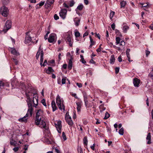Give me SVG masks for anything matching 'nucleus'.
Wrapping results in <instances>:
<instances>
[{
    "label": "nucleus",
    "mask_w": 153,
    "mask_h": 153,
    "mask_svg": "<svg viewBox=\"0 0 153 153\" xmlns=\"http://www.w3.org/2000/svg\"><path fill=\"white\" fill-rule=\"evenodd\" d=\"M63 68L65 69L67 68V65L66 64H64L62 66Z\"/></svg>",
    "instance_id": "774afa93"
},
{
    "label": "nucleus",
    "mask_w": 153,
    "mask_h": 153,
    "mask_svg": "<svg viewBox=\"0 0 153 153\" xmlns=\"http://www.w3.org/2000/svg\"><path fill=\"white\" fill-rule=\"evenodd\" d=\"M28 107L27 113V116H28V114L29 113L31 116H32L33 114V109L32 107V104L31 105H27Z\"/></svg>",
    "instance_id": "dca6fc26"
},
{
    "label": "nucleus",
    "mask_w": 153,
    "mask_h": 153,
    "mask_svg": "<svg viewBox=\"0 0 153 153\" xmlns=\"http://www.w3.org/2000/svg\"><path fill=\"white\" fill-rule=\"evenodd\" d=\"M65 119L67 123L70 126H72L73 123L71 120V118L68 114L67 115V113H66V114Z\"/></svg>",
    "instance_id": "6e6552de"
},
{
    "label": "nucleus",
    "mask_w": 153,
    "mask_h": 153,
    "mask_svg": "<svg viewBox=\"0 0 153 153\" xmlns=\"http://www.w3.org/2000/svg\"><path fill=\"white\" fill-rule=\"evenodd\" d=\"M54 1V0H47L45 4L49 7L53 4Z\"/></svg>",
    "instance_id": "4be33fe9"
},
{
    "label": "nucleus",
    "mask_w": 153,
    "mask_h": 153,
    "mask_svg": "<svg viewBox=\"0 0 153 153\" xmlns=\"http://www.w3.org/2000/svg\"><path fill=\"white\" fill-rule=\"evenodd\" d=\"M89 38L91 42V44L90 45L89 47H91L93 45H94V42L93 41V40L91 38V36H89Z\"/></svg>",
    "instance_id": "473e14b6"
},
{
    "label": "nucleus",
    "mask_w": 153,
    "mask_h": 153,
    "mask_svg": "<svg viewBox=\"0 0 153 153\" xmlns=\"http://www.w3.org/2000/svg\"><path fill=\"white\" fill-rule=\"evenodd\" d=\"M41 102L44 106H46L45 101L44 99H43L42 100Z\"/></svg>",
    "instance_id": "c03bdc74"
},
{
    "label": "nucleus",
    "mask_w": 153,
    "mask_h": 153,
    "mask_svg": "<svg viewBox=\"0 0 153 153\" xmlns=\"http://www.w3.org/2000/svg\"><path fill=\"white\" fill-rule=\"evenodd\" d=\"M19 149V148L18 147H15L13 148V150L15 152H17Z\"/></svg>",
    "instance_id": "8fccbe9b"
},
{
    "label": "nucleus",
    "mask_w": 153,
    "mask_h": 153,
    "mask_svg": "<svg viewBox=\"0 0 153 153\" xmlns=\"http://www.w3.org/2000/svg\"><path fill=\"white\" fill-rule=\"evenodd\" d=\"M149 76L153 79V72H151L149 75Z\"/></svg>",
    "instance_id": "4d7b16f0"
},
{
    "label": "nucleus",
    "mask_w": 153,
    "mask_h": 153,
    "mask_svg": "<svg viewBox=\"0 0 153 153\" xmlns=\"http://www.w3.org/2000/svg\"><path fill=\"white\" fill-rule=\"evenodd\" d=\"M101 45L102 44H100V45L99 48L97 49V50H96V51L97 52H100L101 51V49L102 48L101 47Z\"/></svg>",
    "instance_id": "3c124183"
},
{
    "label": "nucleus",
    "mask_w": 153,
    "mask_h": 153,
    "mask_svg": "<svg viewBox=\"0 0 153 153\" xmlns=\"http://www.w3.org/2000/svg\"><path fill=\"white\" fill-rule=\"evenodd\" d=\"M115 14V12L114 11H111L110 15V18L111 19L113 18V16Z\"/></svg>",
    "instance_id": "58836bf2"
},
{
    "label": "nucleus",
    "mask_w": 153,
    "mask_h": 153,
    "mask_svg": "<svg viewBox=\"0 0 153 153\" xmlns=\"http://www.w3.org/2000/svg\"><path fill=\"white\" fill-rule=\"evenodd\" d=\"M36 90L33 88L30 89V91H27L25 92V95L27 100L26 101L27 105H31L32 103L33 104V106L35 107L38 105V97L36 95Z\"/></svg>",
    "instance_id": "f257e3e1"
},
{
    "label": "nucleus",
    "mask_w": 153,
    "mask_h": 153,
    "mask_svg": "<svg viewBox=\"0 0 153 153\" xmlns=\"http://www.w3.org/2000/svg\"><path fill=\"white\" fill-rule=\"evenodd\" d=\"M118 61L119 62H120L122 61V59L121 58V56H119V57H118Z\"/></svg>",
    "instance_id": "052dcab7"
},
{
    "label": "nucleus",
    "mask_w": 153,
    "mask_h": 153,
    "mask_svg": "<svg viewBox=\"0 0 153 153\" xmlns=\"http://www.w3.org/2000/svg\"><path fill=\"white\" fill-rule=\"evenodd\" d=\"M66 39L68 42V44L70 46L72 47V44L73 43V39H72L70 35L68 36Z\"/></svg>",
    "instance_id": "4468645a"
},
{
    "label": "nucleus",
    "mask_w": 153,
    "mask_h": 153,
    "mask_svg": "<svg viewBox=\"0 0 153 153\" xmlns=\"http://www.w3.org/2000/svg\"><path fill=\"white\" fill-rule=\"evenodd\" d=\"M140 4L142 5V7H149V5H148V4H147L146 5H144V4H143V3H140Z\"/></svg>",
    "instance_id": "49530a36"
},
{
    "label": "nucleus",
    "mask_w": 153,
    "mask_h": 153,
    "mask_svg": "<svg viewBox=\"0 0 153 153\" xmlns=\"http://www.w3.org/2000/svg\"><path fill=\"white\" fill-rule=\"evenodd\" d=\"M120 46H124L125 45V43L124 41H122L120 43Z\"/></svg>",
    "instance_id": "de8ad7c7"
},
{
    "label": "nucleus",
    "mask_w": 153,
    "mask_h": 153,
    "mask_svg": "<svg viewBox=\"0 0 153 153\" xmlns=\"http://www.w3.org/2000/svg\"><path fill=\"white\" fill-rule=\"evenodd\" d=\"M33 34L30 32H28L26 33V36L25 39V43L26 44L29 43L32 40V36Z\"/></svg>",
    "instance_id": "39448f33"
},
{
    "label": "nucleus",
    "mask_w": 153,
    "mask_h": 153,
    "mask_svg": "<svg viewBox=\"0 0 153 153\" xmlns=\"http://www.w3.org/2000/svg\"><path fill=\"white\" fill-rule=\"evenodd\" d=\"M47 64V60L45 59V60L44 62V63L43 64H42V65H41V66H45Z\"/></svg>",
    "instance_id": "a18cd8bd"
},
{
    "label": "nucleus",
    "mask_w": 153,
    "mask_h": 153,
    "mask_svg": "<svg viewBox=\"0 0 153 153\" xmlns=\"http://www.w3.org/2000/svg\"><path fill=\"white\" fill-rule=\"evenodd\" d=\"M124 25L123 26V32L124 33H126L127 31L129 29L128 26L126 25V24L125 23H124L123 24Z\"/></svg>",
    "instance_id": "412c9836"
},
{
    "label": "nucleus",
    "mask_w": 153,
    "mask_h": 153,
    "mask_svg": "<svg viewBox=\"0 0 153 153\" xmlns=\"http://www.w3.org/2000/svg\"><path fill=\"white\" fill-rule=\"evenodd\" d=\"M28 117L27 114H26V115L23 117L19 119V120L22 122H26L27 121Z\"/></svg>",
    "instance_id": "aec40b11"
},
{
    "label": "nucleus",
    "mask_w": 153,
    "mask_h": 153,
    "mask_svg": "<svg viewBox=\"0 0 153 153\" xmlns=\"http://www.w3.org/2000/svg\"><path fill=\"white\" fill-rule=\"evenodd\" d=\"M56 38V35L54 33H51L49 36V37L48 39V41L49 42L52 43L54 41L55 39Z\"/></svg>",
    "instance_id": "9d476101"
},
{
    "label": "nucleus",
    "mask_w": 153,
    "mask_h": 153,
    "mask_svg": "<svg viewBox=\"0 0 153 153\" xmlns=\"http://www.w3.org/2000/svg\"><path fill=\"white\" fill-rule=\"evenodd\" d=\"M51 105L53 111H55L57 109V108L54 100H53L51 102Z\"/></svg>",
    "instance_id": "5701e85b"
},
{
    "label": "nucleus",
    "mask_w": 153,
    "mask_h": 153,
    "mask_svg": "<svg viewBox=\"0 0 153 153\" xmlns=\"http://www.w3.org/2000/svg\"><path fill=\"white\" fill-rule=\"evenodd\" d=\"M62 137L64 140H66L67 138L66 137V135L65 133L64 132H63L62 133Z\"/></svg>",
    "instance_id": "79ce46f5"
},
{
    "label": "nucleus",
    "mask_w": 153,
    "mask_h": 153,
    "mask_svg": "<svg viewBox=\"0 0 153 153\" xmlns=\"http://www.w3.org/2000/svg\"><path fill=\"white\" fill-rule=\"evenodd\" d=\"M76 104L77 105V109L78 111H80L82 106V102L81 101L78 102H76Z\"/></svg>",
    "instance_id": "6ab92c4d"
},
{
    "label": "nucleus",
    "mask_w": 153,
    "mask_h": 153,
    "mask_svg": "<svg viewBox=\"0 0 153 153\" xmlns=\"http://www.w3.org/2000/svg\"><path fill=\"white\" fill-rule=\"evenodd\" d=\"M11 21L10 20L7 21L5 23V26L4 27V29L3 30L4 31V30L6 29V31H7L11 28Z\"/></svg>",
    "instance_id": "f8f14e48"
},
{
    "label": "nucleus",
    "mask_w": 153,
    "mask_h": 153,
    "mask_svg": "<svg viewBox=\"0 0 153 153\" xmlns=\"http://www.w3.org/2000/svg\"><path fill=\"white\" fill-rule=\"evenodd\" d=\"M40 54H39V53H37L36 56V58L37 59H38L39 58V57Z\"/></svg>",
    "instance_id": "69168bd1"
},
{
    "label": "nucleus",
    "mask_w": 153,
    "mask_h": 153,
    "mask_svg": "<svg viewBox=\"0 0 153 153\" xmlns=\"http://www.w3.org/2000/svg\"><path fill=\"white\" fill-rule=\"evenodd\" d=\"M74 35L76 38L79 37L80 36V33L76 29L74 31Z\"/></svg>",
    "instance_id": "2f4dec72"
},
{
    "label": "nucleus",
    "mask_w": 153,
    "mask_h": 153,
    "mask_svg": "<svg viewBox=\"0 0 153 153\" xmlns=\"http://www.w3.org/2000/svg\"><path fill=\"white\" fill-rule=\"evenodd\" d=\"M76 84L79 88H80L82 87V85L80 83H79L77 82L76 83Z\"/></svg>",
    "instance_id": "e2e57ef3"
},
{
    "label": "nucleus",
    "mask_w": 153,
    "mask_h": 153,
    "mask_svg": "<svg viewBox=\"0 0 153 153\" xmlns=\"http://www.w3.org/2000/svg\"><path fill=\"white\" fill-rule=\"evenodd\" d=\"M126 4V2L125 1H123L120 2L121 7V8L124 7Z\"/></svg>",
    "instance_id": "72a5a7b5"
},
{
    "label": "nucleus",
    "mask_w": 153,
    "mask_h": 153,
    "mask_svg": "<svg viewBox=\"0 0 153 153\" xmlns=\"http://www.w3.org/2000/svg\"><path fill=\"white\" fill-rule=\"evenodd\" d=\"M110 116V114H108L107 112H106L105 114V115L104 119H106L109 118Z\"/></svg>",
    "instance_id": "a19ab883"
},
{
    "label": "nucleus",
    "mask_w": 153,
    "mask_h": 153,
    "mask_svg": "<svg viewBox=\"0 0 153 153\" xmlns=\"http://www.w3.org/2000/svg\"><path fill=\"white\" fill-rule=\"evenodd\" d=\"M71 95L74 97L75 98H76V99H78V98L76 95V94H75V93H74V94H71Z\"/></svg>",
    "instance_id": "bf43d9fd"
},
{
    "label": "nucleus",
    "mask_w": 153,
    "mask_h": 153,
    "mask_svg": "<svg viewBox=\"0 0 153 153\" xmlns=\"http://www.w3.org/2000/svg\"><path fill=\"white\" fill-rule=\"evenodd\" d=\"M38 53L39 54H40V65H42L43 60L44 53L43 50H42V48H41V45L39 47V50L37 53Z\"/></svg>",
    "instance_id": "0eeeda50"
},
{
    "label": "nucleus",
    "mask_w": 153,
    "mask_h": 153,
    "mask_svg": "<svg viewBox=\"0 0 153 153\" xmlns=\"http://www.w3.org/2000/svg\"><path fill=\"white\" fill-rule=\"evenodd\" d=\"M116 45H117L120 43V38L119 37H117L116 38Z\"/></svg>",
    "instance_id": "e433bc0d"
},
{
    "label": "nucleus",
    "mask_w": 153,
    "mask_h": 153,
    "mask_svg": "<svg viewBox=\"0 0 153 153\" xmlns=\"http://www.w3.org/2000/svg\"><path fill=\"white\" fill-rule=\"evenodd\" d=\"M83 143L85 146H87L88 145L87 137H85L83 139Z\"/></svg>",
    "instance_id": "c756f323"
},
{
    "label": "nucleus",
    "mask_w": 153,
    "mask_h": 153,
    "mask_svg": "<svg viewBox=\"0 0 153 153\" xmlns=\"http://www.w3.org/2000/svg\"><path fill=\"white\" fill-rule=\"evenodd\" d=\"M123 129V128H121L119 131V133L121 135H123L124 133Z\"/></svg>",
    "instance_id": "4c0bfd02"
},
{
    "label": "nucleus",
    "mask_w": 153,
    "mask_h": 153,
    "mask_svg": "<svg viewBox=\"0 0 153 153\" xmlns=\"http://www.w3.org/2000/svg\"><path fill=\"white\" fill-rule=\"evenodd\" d=\"M111 27L113 30H114L115 29V25L114 23H113L112 24L111 26Z\"/></svg>",
    "instance_id": "6e6d98bb"
},
{
    "label": "nucleus",
    "mask_w": 153,
    "mask_h": 153,
    "mask_svg": "<svg viewBox=\"0 0 153 153\" xmlns=\"http://www.w3.org/2000/svg\"><path fill=\"white\" fill-rule=\"evenodd\" d=\"M130 51V50L129 49H127L126 51V54L127 56L128 55H130L129 54V52Z\"/></svg>",
    "instance_id": "864d4df0"
},
{
    "label": "nucleus",
    "mask_w": 153,
    "mask_h": 153,
    "mask_svg": "<svg viewBox=\"0 0 153 153\" xmlns=\"http://www.w3.org/2000/svg\"><path fill=\"white\" fill-rule=\"evenodd\" d=\"M119 71V68L118 67H116L115 68V72L116 74L118 73Z\"/></svg>",
    "instance_id": "09e8293b"
},
{
    "label": "nucleus",
    "mask_w": 153,
    "mask_h": 153,
    "mask_svg": "<svg viewBox=\"0 0 153 153\" xmlns=\"http://www.w3.org/2000/svg\"><path fill=\"white\" fill-rule=\"evenodd\" d=\"M10 143L11 145H12L14 146H16V142L15 141L13 140H10Z\"/></svg>",
    "instance_id": "f704fd0d"
},
{
    "label": "nucleus",
    "mask_w": 153,
    "mask_h": 153,
    "mask_svg": "<svg viewBox=\"0 0 153 153\" xmlns=\"http://www.w3.org/2000/svg\"><path fill=\"white\" fill-rule=\"evenodd\" d=\"M115 59L114 55H112L111 56L110 59V64H114L115 62Z\"/></svg>",
    "instance_id": "393cba45"
},
{
    "label": "nucleus",
    "mask_w": 153,
    "mask_h": 153,
    "mask_svg": "<svg viewBox=\"0 0 153 153\" xmlns=\"http://www.w3.org/2000/svg\"><path fill=\"white\" fill-rule=\"evenodd\" d=\"M43 111L41 109L38 110L36 112V119L35 120V123L37 125H39V121L41 119H43Z\"/></svg>",
    "instance_id": "7ed1b4c3"
},
{
    "label": "nucleus",
    "mask_w": 153,
    "mask_h": 153,
    "mask_svg": "<svg viewBox=\"0 0 153 153\" xmlns=\"http://www.w3.org/2000/svg\"><path fill=\"white\" fill-rule=\"evenodd\" d=\"M75 22V24L76 26H78L79 24L80 20L78 19L77 18H75V19L74 20Z\"/></svg>",
    "instance_id": "bb28decb"
},
{
    "label": "nucleus",
    "mask_w": 153,
    "mask_h": 153,
    "mask_svg": "<svg viewBox=\"0 0 153 153\" xmlns=\"http://www.w3.org/2000/svg\"><path fill=\"white\" fill-rule=\"evenodd\" d=\"M127 56V58H128V60L129 62H131L132 61V60H130V55H128V56Z\"/></svg>",
    "instance_id": "0e129e2a"
},
{
    "label": "nucleus",
    "mask_w": 153,
    "mask_h": 153,
    "mask_svg": "<svg viewBox=\"0 0 153 153\" xmlns=\"http://www.w3.org/2000/svg\"><path fill=\"white\" fill-rule=\"evenodd\" d=\"M0 12L3 16L7 17L9 13V10L6 7L3 6L1 8Z\"/></svg>",
    "instance_id": "423d86ee"
},
{
    "label": "nucleus",
    "mask_w": 153,
    "mask_h": 153,
    "mask_svg": "<svg viewBox=\"0 0 153 153\" xmlns=\"http://www.w3.org/2000/svg\"><path fill=\"white\" fill-rule=\"evenodd\" d=\"M150 53V51H148L147 50H146V56L148 57V55Z\"/></svg>",
    "instance_id": "13d9d810"
},
{
    "label": "nucleus",
    "mask_w": 153,
    "mask_h": 153,
    "mask_svg": "<svg viewBox=\"0 0 153 153\" xmlns=\"http://www.w3.org/2000/svg\"><path fill=\"white\" fill-rule=\"evenodd\" d=\"M84 100L85 102V105L86 107L87 105L88 101V96L85 92L83 93Z\"/></svg>",
    "instance_id": "f3484780"
},
{
    "label": "nucleus",
    "mask_w": 153,
    "mask_h": 153,
    "mask_svg": "<svg viewBox=\"0 0 153 153\" xmlns=\"http://www.w3.org/2000/svg\"><path fill=\"white\" fill-rule=\"evenodd\" d=\"M15 58L16 57H13V61L14 62H15V64L16 65H17L18 63V61L17 60V59Z\"/></svg>",
    "instance_id": "37998d69"
},
{
    "label": "nucleus",
    "mask_w": 153,
    "mask_h": 153,
    "mask_svg": "<svg viewBox=\"0 0 153 153\" xmlns=\"http://www.w3.org/2000/svg\"><path fill=\"white\" fill-rule=\"evenodd\" d=\"M40 127L43 128L44 129L43 131L44 133V136L42 139L43 141L47 144H51L52 139L51 137V134L49 130V127L46 126V123L43 120V118L41 119L39 121Z\"/></svg>",
    "instance_id": "f03ea898"
},
{
    "label": "nucleus",
    "mask_w": 153,
    "mask_h": 153,
    "mask_svg": "<svg viewBox=\"0 0 153 153\" xmlns=\"http://www.w3.org/2000/svg\"><path fill=\"white\" fill-rule=\"evenodd\" d=\"M61 123V120H59L57 122V123H55V125L56 128L58 132L59 133H61V129L62 128Z\"/></svg>",
    "instance_id": "1a4fd4ad"
},
{
    "label": "nucleus",
    "mask_w": 153,
    "mask_h": 153,
    "mask_svg": "<svg viewBox=\"0 0 153 153\" xmlns=\"http://www.w3.org/2000/svg\"><path fill=\"white\" fill-rule=\"evenodd\" d=\"M54 19L55 20H57L59 19V16L56 14H55L54 16Z\"/></svg>",
    "instance_id": "603ef678"
},
{
    "label": "nucleus",
    "mask_w": 153,
    "mask_h": 153,
    "mask_svg": "<svg viewBox=\"0 0 153 153\" xmlns=\"http://www.w3.org/2000/svg\"><path fill=\"white\" fill-rule=\"evenodd\" d=\"M140 80L137 78H135L133 79V84L134 86L138 87L140 83Z\"/></svg>",
    "instance_id": "a211bd4d"
},
{
    "label": "nucleus",
    "mask_w": 153,
    "mask_h": 153,
    "mask_svg": "<svg viewBox=\"0 0 153 153\" xmlns=\"http://www.w3.org/2000/svg\"><path fill=\"white\" fill-rule=\"evenodd\" d=\"M3 4L4 5L7 4L9 2V0H2Z\"/></svg>",
    "instance_id": "ea45409f"
},
{
    "label": "nucleus",
    "mask_w": 153,
    "mask_h": 153,
    "mask_svg": "<svg viewBox=\"0 0 153 153\" xmlns=\"http://www.w3.org/2000/svg\"><path fill=\"white\" fill-rule=\"evenodd\" d=\"M94 146H95V144H94L93 146H91V149L93 150H94Z\"/></svg>",
    "instance_id": "338daca9"
},
{
    "label": "nucleus",
    "mask_w": 153,
    "mask_h": 153,
    "mask_svg": "<svg viewBox=\"0 0 153 153\" xmlns=\"http://www.w3.org/2000/svg\"><path fill=\"white\" fill-rule=\"evenodd\" d=\"M44 3H45V2L44 1H41L39 4H37V5H36V9H38V8H39V7H38V5H39V6L40 7H41V6H43L44 4Z\"/></svg>",
    "instance_id": "c9c22d12"
},
{
    "label": "nucleus",
    "mask_w": 153,
    "mask_h": 153,
    "mask_svg": "<svg viewBox=\"0 0 153 153\" xmlns=\"http://www.w3.org/2000/svg\"><path fill=\"white\" fill-rule=\"evenodd\" d=\"M146 139L148 140V141L147 142V143L148 144H149L151 143V135L150 133H149L148 134L147 137L146 138Z\"/></svg>",
    "instance_id": "b1692460"
},
{
    "label": "nucleus",
    "mask_w": 153,
    "mask_h": 153,
    "mask_svg": "<svg viewBox=\"0 0 153 153\" xmlns=\"http://www.w3.org/2000/svg\"><path fill=\"white\" fill-rule=\"evenodd\" d=\"M99 108L100 112L102 113L103 111L105 110V108L104 107L103 105L102 104L99 106Z\"/></svg>",
    "instance_id": "c85d7f7f"
},
{
    "label": "nucleus",
    "mask_w": 153,
    "mask_h": 153,
    "mask_svg": "<svg viewBox=\"0 0 153 153\" xmlns=\"http://www.w3.org/2000/svg\"><path fill=\"white\" fill-rule=\"evenodd\" d=\"M75 3L74 1L71 0L69 1V2L68 3V4H69V5H68L65 2L63 4L64 6L66 8H68L69 6L72 7L73 6Z\"/></svg>",
    "instance_id": "ddd939ff"
},
{
    "label": "nucleus",
    "mask_w": 153,
    "mask_h": 153,
    "mask_svg": "<svg viewBox=\"0 0 153 153\" xmlns=\"http://www.w3.org/2000/svg\"><path fill=\"white\" fill-rule=\"evenodd\" d=\"M66 79L65 78H63L62 79V84H65Z\"/></svg>",
    "instance_id": "5fc2aeb1"
},
{
    "label": "nucleus",
    "mask_w": 153,
    "mask_h": 153,
    "mask_svg": "<svg viewBox=\"0 0 153 153\" xmlns=\"http://www.w3.org/2000/svg\"><path fill=\"white\" fill-rule=\"evenodd\" d=\"M83 8V6L82 4H80L78 6L77 8L76 9L75 11H77V10H82Z\"/></svg>",
    "instance_id": "cd10ccee"
},
{
    "label": "nucleus",
    "mask_w": 153,
    "mask_h": 153,
    "mask_svg": "<svg viewBox=\"0 0 153 153\" xmlns=\"http://www.w3.org/2000/svg\"><path fill=\"white\" fill-rule=\"evenodd\" d=\"M67 12V10L65 9L61 10V11L59 13L60 16L63 19H64L65 18Z\"/></svg>",
    "instance_id": "9b49d317"
},
{
    "label": "nucleus",
    "mask_w": 153,
    "mask_h": 153,
    "mask_svg": "<svg viewBox=\"0 0 153 153\" xmlns=\"http://www.w3.org/2000/svg\"><path fill=\"white\" fill-rule=\"evenodd\" d=\"M88 32L87 31L83 35V37H85V36H87L88 35Z\"/></svg>",
    "instance_id": "680f3d73"
},
{
    "label": "nucleus",
    "mask_w": 153,
    "mask_h": 153,
    "mask_svg": "<svg viewBox=\"0 0 153 153\" xmlns=\"http://www.w3.org/2000/svg\"><path fill=\"white\" fill-rule=\"evenodd\" d=\"M11 53L15 57H16L19 55V54L15 48H11L10 50Z\"/></svg>",
    "instance_id": "2eb2a0df"
},
{
    "label": "nucleus",
    "mask_w": 153,
    "mask_h": 153,
    "mask_svg": "<svg viewBox=\"0 0 153 153\" xmlns=\"http://www.w3.org/2000/svg\"><path fill=\"white\" fill-rule=\"evenodd\" d=\"M72 61H69L68 68L69 70H71L72 69Z\"/></svg>",
    "instance_id": "7c9ffc66"
},
{
    "label": "nucleus",
    "mask_w": 153,
    "mask_h": 153,
    "mask_svg": "<svg viewBox=\"0 0 153 153\" xmlns=\"http://www.w3.org/2000/svg\"><path fill=\"white\" fill-rule=\"evenodd\" d=\"M56 103L59 108L62 110V109L64 111H65V107L63 104V101L61 100L60 97L58 94L56 98Z\"/></svg>",
    "instance_id": "20e7f679"
},
{
    "label": "nucleus",
    "mask_w": 153,
    "mask_h": 153,
    "mask_svg": "<svg viewBox=\"0 0 153 153\" xmlns=\"http://www.w3.org/2000/svg\"><path fill=\"white\" fill-rule=\"evenodd\" d=\"M54 70L51 67H49L48 68L46 71V72L48 74H49L52 72H53Z\"/></svg>",
    "instance_id": "a878e982"
}]
</instances>
